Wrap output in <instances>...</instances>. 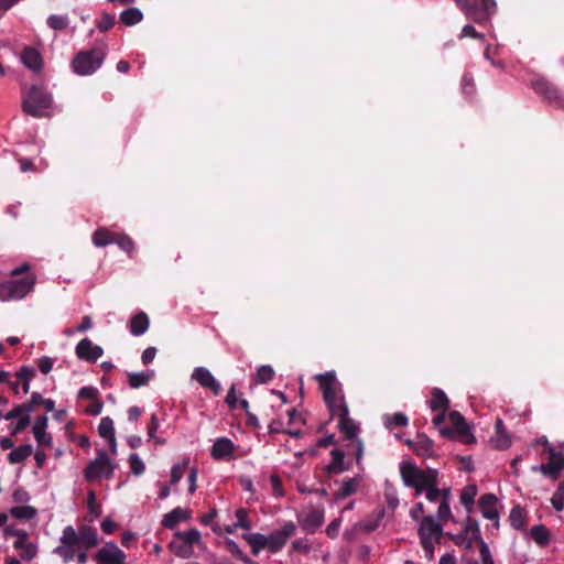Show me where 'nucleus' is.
<instances>
[{
    "label": "nucleus",
    "mask_w": 564,
    "mask_h": 564,
    "mask_svg": "<svg viewBox=\"0 0 564 564\" xmlns=\"http://www.w3.org/2000/svg\"><path fill=\"white\" fill-rule=\"evenodd\" d=\"M36 282L34 274H28L22 279H11L0 282V300L17 301L25 297L33 291Z\"/></svg>",
    "instance_id": "obj_5"
},
{
    "label": "nucleus",
    "mask_w": 564,
    "mask_h": 564,
    "mask_svg": "<svg viewBox=\"0 0 564 564\" xmlns=\"http://www.w3.org/2000/svg\"><path fill=\"white\" fill-rule=\"evenodd\" d=\"M126 557L124 552L112 541L106 542L95 555L97 564H126Z\"/></svg>",
    "instance_id": "obj_13"
},
{
    "label": "nucleus",
    "mask_w": 564,
    "mask_h": 564,
    "mask_svg": "<svg viewBox=\"0 0 564 564\" xmlns=\"http://www.w3.org/2000/svg\"><path fill=\"white\" fill-rule=\"evenodd\" d=\"M119 19L124 25L132 26L142 21L143 13L140 9H138L135 7H131V8L123 10L120 13Z\"/></svg>",
    "instance_id": "obj_33"
},
{
    "label": "nucleus",
    "mask_w": 564,
    "mask_h": 564,
    "mask_svg": "<svg viewBox=\"0 0 564 564\" xmlns=\"http://www.w3.org/2000/svg\"><path fill=\"white\" fill-rule=\"evenodd\" d=\"M339 429L341 433L349 440L357 436L359 426L356 422L349 417V412L345 413V416H338Z\"/></svg>",
    "instance_id": "obj_30"
},
{
    "label": "nucleus",
    "mask_w": 564,
    "mask_h": 564,
    "mask_svg": "<svg viewBox=\"0 0 564 564\" xmlns=\"http://www.w3.org/2000/svg\"><path fill=\"white\" fill-rule=\"evenodd\" d=\"M17 550H20V556L24 561H31L36 556L37 547L33 543H26L22 547H17Z\"/></svg>",
    "instance_id": "obj_57"
},
{
    "label": "nucleus",
    "mask_w": 564,
    "mask_h": 564,
    "mask_svg": "<svg viewBox=\"0 0 564 564\" xmlns=\"http://www.w3.org/2000/svg\"><path fill=\"white\" fill-rule=\"evenodd\" d=\"M98 389L91 386L83 387L78 391V399H89L91 400V403L86 406L85 413L88 415H99L102 411L104 404L98 399Z\"/></svg>",
    "instance_id": "obj_17"
},
{
    "label": "nucleus",
    "mask_w": 564,
    "mask_h": 564,
    "mask_svg": "<svg viewBox=\"0 0 564 564\" xmlns=\"http://www.w3.org/2000/svg\"><path fill=\"white\" fill-rule=\"evenodd\" d=\"M54 361H55V359L51 358L48 356L41 357L40 359H37L39 370L43 375H47L52 370V368L54 366Z\"/></svg>",
    "instance_id": "obj_61"
},
{
    "label": "nucleus",
    "mask_w": 564,
    "mask_h": 564,
    "mask_svg": "<svg viewBox=\"0 0 564 564\" xmlns=\"http://www.w3.org/2000/svg\"><path fill=\"white\" fill-rule=\"evenodd\" d=\"M47 25L53 30L61 31L68 26V19L65 15L52 14L47 19Z\"/></svg>",
    "instance_id": "obj_51"
},
{
    "label": "nucleus",
    "mask_w": 564,
    "mask_h": 564,
    "mask_svg": "<svg viewBox=\"0 0 564 564\" xmlns=\"http://www.w3.org/2000/svg\"><path fill=\"white\" fill-rule=\"evenodd\" d=\"M387 506L394 510L399 506L398 494L394 488L389 487L384 494Z\"/></svg>",
    "instance_id": "obj_62"
},
{
    "label": "nucleus",
    "mask_w": 564,
    "mask_h": 564,
    "mask_svg": "<svg viewBox=\"0 0 564 564\" xmlns=\"http://www.w3.org/2000/svg\"><path fill=\"white\" fill-rule=\"evenodd\" d=\"M52 105L53 97L43 87L32 85L28 90L22 91V110L31 117H46Z\"/></svg>",
    "instance_id": "obj_2"
},
{
    "label": "nucleus",
    "mask_w": 564,
    "mask_h": 564,
    "mask_svg": "<svg viewBox=\"0 0 564 564\" xmlns=\"http://www.w3.org/2000/svg\"><path fill=\"white\" fill-rule=\"evenodd\" d=\"M242 538L247 541V543L251 546V552L253 555H258L260 551L267 549V535L261 533H247L243 534Z\"/></svg>",
    "instance_id": "obj_28"
},
{
    "label": "nucleus",
    "mask_w": 564,
    "mask_h": 564,
    "mask_svg": "<svg viewBox=\"0 0 564 564\" xmlns=\"http://www.w3.org/2000/svg\"><path fill=\"white\" fill-rule=\"evenodd\" d=\"M98 433L105 440L116 436L113 421L111 417L105 416L100 420L98 425Z\"/></svg>",
    "instance_id": "obj_45"
},
{
    "label": "nucleus",
    "mask_w": 564,
    "mask_h": 564,
    "mask_svg": "<svg viewBox=\"0 0 564 564\" xmlns=\"http://www.w3.org/2000/svg\"><path fill=\"white\" fill-rule=\"evenodd\" d=\"M226 547L227 550L232 554L239 557L242 562L247 564H253V561H251L239 547V545L234 540H227L226 541Z\"/></svg>",
    "instance_id": "obj_53"
},
{
    "label": "nucleus",
    "mask_w": 564,
    "mask_h": 564,
    "mask_svg": "<svg viewBox=\"0 0 564 564\" xmlns=\"http://www.w3.org/2000/svg\"><path fill=\"white\" fill-rule=\"evenodd\" d=\"M531 538L541 546L549 544L550 532L546 527L542 524L533 525L530 530Z\"/></svg>",
    "instance_id": "obj_38"
},
{
    "label": "nucleus",
    "mask_w": 564,
    "mask_h": 564,
    "mask_svg": "<svg viewBox=\"0 0 564 564\" xmlns=\"http://www.w3.org/2000/svg\"><path fill=\"white\" fill-rule=\"evenodd\" d=\"M129 465L131 473L135 476H141L145 470V465L137 453L129 455Z\"/></svg>",
    "instance_id": "obj_48"
},
{
    "label": "nucleus",
    "mask_w": 564,
    "mask_h": 564,
    "mask_svg": "<svg viewBox=\"0 0 564 564\" xmlns=\"http://www.w3.org/2000/svg\"><path fill=\"white\" fill-rule=\"evenodd\" d=\"M445 488H437V480L433 484V486H426L424 488L423 494H425V498L430 502H440L444 496Z\"/></svg>",
    "instance_id": "obj_47"
},
{
    "label": "nucleus",
    "mask_w": 564,
    "mask_h": 564,
    "mask_svg": "<svg viewBox=\"0 0 564 564\" xmlns=\"http://www.w3.org/2000/svg\"><path fill=\"white\" fill-rule=\"evenodd\" d=\"M497 497L492 494L482 495L479 499V508L484 518L495 521L498 527L499 513L497 510Z\"/></svg>",
    "instance_id": "obj_19"
},
{
    "label": "nucleus",
    "mask_w": 564,
    "mask_h": 564,
    "mask_svg": "<svg viewBox=\"0 0 564 564\" xmlns=\"http://www.w3.org/2000/svg\"><path fill=\"white\" fill-rule=\"evenodd\" d=\"M175 536L181 538L192 547H194V545L198 544L200 541V532L197 529H191L188 531H177L175 532Z\"/></svg>",
    "instance_id": "obj_46"
},
{
    "label": "nucleus",
    "mask_w": 564,
    "mask_h": 564,
    "mask_svg": "<svg viewBox=\"0 0 564 564\" xmlns=\"http://www.w3.org/2000/svg\"><path fill=\"white\" fill-rule=\"evenodd\" d=\"M318 378L325 403L334 400L335 398L337 399L344 397L334 372L319 375Z\"/></svg>",
    "instance_id": "obj_15"
},
{
    "label": "nucleus",
    "mask_w": 564,
    "mask_h": 564,
    "mask_svg": "<svg viewBox=\"0 0 564 564\" xmlns=\"http://www.w3.org/2000/svg\"><path fill=\"white\" fill-rule=\"evenodd\" d=\"M31 424V416L30 415H23L20 419H18L14 426L11 429V435L15 436L23 432L29 425Z\"/></svg>",
    "instance_id": "obj_60"
},
{
    "label": "nucleus",
    "mask_w": 564,
    "mask_h": 564,
    "mask_svg": "<svg viewBox=\"0 0 564 564\" xmlns=\"http://www.w3.org/2000/svg\"><path fill=\"white\" fill-rule=\"evenodd\" d=\"M116 469V464L109 458L105 449L97 451V457L93 459L84 469V477L87 481L97 478L111 479Z\"/></svg>",
    "instance_id": "obj_7"
},
{
    "label": "nucleus",
    "mask_w": 564,
    "mask_h": 564,
    "mask_svg": "<svg viewBox=\"0 0 564 564\" xmlns=\"http://www.w3.org/2000/svg\"><path fill=\"white\" fill-rule=\"evenodd\" d=\"M464 532L467 536H469L470 542L480 539V530L478 522L470 517H467L465 520Z\"/></svg>",
    "instance_id": "obj_44"
},
{
    "label": "nucleus",
    "mask_w": 564,
    "mask_h": 564,
    "mask_svg": "<svg viewBox=\"0 0 564 564\" xmlns=\"http://www.w3.org/2000/svg\"><path fill=\"white\" fill-rule=\"evenodd\" d=\"M429 406L434 412H436V411L447 412V410L449 408V400L442 389L435 388L433 390L432 398L429 401Z\"/></svg>",
    "instance_id": "obj_27"
},
{
    "label": "nucleus",
    "mask_w": 564,
    "mask_h": 564,
    "mask_svg": "<svg viewBox=\"0 0 564 564\" xmlns=\"http://www.w3.org/2000/svg\"><path fill=\"white\" fill-rule=\"evenodd\" d=\"M510 522L514 529H522L524 525V513L520 507L512 508L510 512Z\"/></svg>",
    "instance_id": "obj_54"
},
{
    "label": "nucleus",
    "mask_w": 564,
    "mask_h": 564,
    "mask_svg": "<svg viewBox=\"0 0 564 564\" xmlns=\"http://www.w3.org/2000/svg\"><path fill=\"white\" fill-rule=\"evenodd\" d=\"M116 23V17L108 12H102L100 20L97 22V28L100 32L109 31Z\"/></svg>",
    "instance_id": "obj_52"
},
{
    "label": "nucleus",
    "mask_w": 564,
    "mask_h": 564,
    "mask_svg": "<svg viewBox=\"0 0 564 564\" xmlns=\"http://www.w3.org/2000/svg\"><path fill=\"white\" fill-rule=\"evenodd\" d=\"M301 528L307 533H314L324 523V510L322 508H312L299 517Z\"/></svg>",
    "instance_id": "obj_14"
},
{
    "label": "nucleus",
    "mask_w": 564,
    "mask_h": 564,
    "mask_svg": "<svg viewBox=\"0 0 564 564\" xmlns=\"http://www.w3.org/2000/svg\"><path fill=\"white\" fill-rule=\"evenodd\" d=\"M113 243L118 245V247L120 249H122L123 251H126L127 253H131L134 249L133 240L124 234H122V235L116 234Z\"/></svg>",
    "instance_id": "obj_50"
},
{
    "label": "nucleus",
    "mask_w": 564,
    "mask_h": 564,
    "mask_svg": "<svg viewBox=\"0 0 564 564\" xmlns=\"http://www.w3.org/2000/svg\"><path fill=\"white\" fill-rule=\"evenodd\" d=\"M33 453V446L31 444H24L13 448L8 454V460L10 464H20L29 458Z\"/></svg>",
    "instance_id": "obj_29"
},
{
    "label": "nucleus",
    "mask_w": 564,
    "mask_h": 564,
    "mask_svg": "<svg viewBox=\"0 0 564 564\" xmlns=\"http://www.w3.org/2000/svg\"><path fill=\"white\" fill-rule=\"evenodd\" d=\"M467 36L473 37V39L484 40V34L477 32L476 29L474 28V25H471V24H466L462 29V32L459 34V39L467 37Z\"/></svg>",
    "instance_id": "obj_63"
},
{
    "label": "nucleus",
    "mask_w": 564,
    "mask_h": 564,
    "mask_svg": "<svg viewBox=\"0 0 564 564\" xmlns=\"http://www.w3.org/2000/svg\"><path fill=\"white\" fill-rule=\"evenodd\" d=\"M48 419L46 415H40L35 419L33 425V435L40 446H48L53 445V438L50 434L46 433Z\"/></svg>",
    "instance_id": "obj_20"
},
{
    "label": "nucleus",
    "mask_w": 564,
    "mask_h": 564,
    "mask_svg": "<svg viewBox=\"0 0 564 564\" xmlns=\"http://www.w3.org/2000/svg\"><path fill=\"white\" fill-rule=\"evenodd\" d=\"M477 486L476 485H467L460 492L459 500L460 503L465 507L467 512H470L475 502V498L477 496Z\"/></svg>",
    "instance_id": "obj_36"
},
{
    "label": "nucleus",
    "mask_w": 564,
    "mask_h": 564,
    "mask_svg": "<svg viewBox=\"0 0 564 564\" xmlns=\"http://www.w3.org/2000/svg\"><path fill=\"white\" fill-rule=\"evenodd\" d=\"M59 541L61 545L53 550V554L58 555L64 563L75 558V546L90 550L99 544L97 529L90 525H82L78 531L67 525L63 529Z\"/></svg>",
    "instance_id": "obj_1"
},
{
    "label": "nucleus",
    "mask_w": 564,
    "mask_h": 564,
    "mask_svg": "<svg viewBox=\"0 0 564 564\" xmlns=\"http://www.w3.org/2000/svg\"><path fill=\"white\" fill-rule=\"evenodd\" d=\"M191 377L193 380L197 381L202 387L212 388V372L207 368H195Z\"/></svg>",
    "instance_id": "obj_43"
},
{
    "label": "nucleus",
    "mask_w": 564,
    "mask_h": 564,
    "mask_svg": "<svg viewBox=\"0 0 564 564\" xmlns=\"http://www.w3.org/2000/svg\"><path fill=\"white\" fill-rule=\"evenodd\" d=\"M466 17L476 23L488 22L496 12L495 0H454Z\"/></svg>",
    "instance_id": "obj_4"
},
{
    "label": "nucleus",
    "mask_w": 564,
    "mask_h": 564,
    "mask_svg": "<svg viewBox=\"0 0 564 564\" xmlns=\"http://www.w3.org/2000/svg\"><path fill=\"white\" fill-rule=\"evenodd\" d=\"M154 377L155 371L153 369L142 372H128V383L132 389H139L147 386Z\"/></svg>",
    "instance_id": "obj_26"
},
{
    "label": "nucleus",
    "mask_w": 564,
    "mask_h": 564,
    "mask_svg": "<svg viewBox=\"0 0 564 564\" xmlns=\"http://www.w3.org/2000/svg\"><path fill=\"white\" fill-rule=\"evenodd\" d=\"M405 443L412 447L417 455L423 457H431L433 455V442L425 436H419L415 442L406 440Z\"/></svg>",
    "instance_id": "obj_24"
},
{
    "label": "nucleus",
    "mask_w": 564,
    "mask_h": 564,
    "mask_svg": "<svg viewBox=\"0 0 564 564\" xmlns=\"http://www.w3.org/2000/svg\"><path fill=\"white\" fill-rule=\"evenodd\" d=\"M531 86L534 91L541 95L547 102L557 108H564V97L562 93L556 86L547 82L545 78L536 76L531 82Z\"/></svg>",
    "instance_id": "obj_10"
},
{
    "label": "nucleus",
    "mask_w": 564,
    "mask_h": 564,
    "mask_svg": "<svg viewBox=\"0 0 564 564\" xmlns=\"http://www.w3.org/2000/svg\"><path fill=\"white\" fill-rule=\"evenodd\" d=\"M106 52L104 48H91L79 52L72 62L74 73L80 76L94 74L104 63Z\"/></svg>",
    "instance_id": "obj_6"
},
{
    "label": "nucleus",
    "mask_w": 564,
    "mask_h": 564,
    "mask_svg": "<svg viewBox=\"0 0 564 564\" xmlns=\"http://www.w3.org/2000/svg\"><path fill=\"white\" fill-rule=\"evenodd\" d=\"M400 474L403 484L414 489V496L423 494L426 486H433L438 477L436 469L423 470L410 462H402L400 464Z\"/></svg>",
    "instance_id": "obj_3"
},
{
    "label": "nucleus",
    "mask_w": 564,
    "mask_h": 564,
    "mask_svg": "<svg viewBox=\"0 0 564 564\" xmlns=\"http://www.w3.org/2000/svg\"><path fill=\"white\" fill-rule=\"evenodd\" d=\"M359 486V480L357 478H349L343 482L340 488L337 490L335 497L337 500L344 499L356 492Z\"/></svg>",
    "instance_id": "obj_41"
},
{
    "label": "nucleus",
    "mask_w": 564,
    "mask_h": 564,
    "mask_svg": "<svg viewBox=\"0 0 564 564\" xmlns=\"http://www.w3.org/2000/svg\"><path fill=\"white\" fill-rule=\"evenodd\" d=\"M295 531L296 525L293 522H285L280 530H276L271 534L267 535V549L271 553L279 552L280 550L283 549L288 540L295 533Z\"/></svg>",
    "instance_id": "obj_11"
},
{
    "label": "nucleus",
    "mask_w": 564,
    "mask_h": 564,
    "mask_svg": "<svg viewBox=\"0 0 564 564\" xmlns=\"http://www.w3.org/2000/svg\"><path fill=\"white\" fill-rule=\"evenodd\" d=\"M564 484H560L556 491L553 494L551 498V503L556 511H562L564 509Z\"/></svg>",
    "instance_id": "obj_55"
},
{
    "label": "nucleus",
    "mask_w": 564,
    "mask_h": 564,
    "mask_svg": "<svg viewBox=\"0 0 564 564\" xmlns=\"http://www.w3.org/2000/svg\"><path fill=\"white\" fill-rule=\"evenodd\" d=\"M273 377H274V370L269 365H263V366L259 367L257 370L256 378H257V382H259V383H268L273 379Z\"/></svg>",
    "instance_id": "obj_49"
},
{
    "label": "nucleus",
    "mask_w": 564,
    "mask_h": 564,
    "mask_svg": "<svg viewBox=\"0 0 564 564\" xmlns=\"http://www.w3.org/2000/svg\"><path fill=\"white\" fill-rule=\"evenodd\" d=\"M21 62L23 65L34 72L42 68L43 62L42 56L37 50L31 46L24 47L21 54Z\"/></svg>",
    "instance_id": "obj_21"
},
{
    "label": "nucleus",
    "mask_w": 564,
    "mask_h": 564,
    "mask_svg": "<svg viewBox=\"0 0 564 564\" xmlns=\"http://www.w3.org/2000/svg\"><path fill=\"white\" fill-rule=\"evenodd\" d=\"M170 550L177 556L182 558H187L192 556L194 552V547L184 542L181 538L175 536L170 542Z\"/></svg>",
    "instance_id": "obj_31"
},
{
    "label": "nucleus",
    "mask_w": 564,
    "mask_h": 564,
    "mask_svg": "<svg viewBox=\"0 0 564 564\" xmlns=\"http://www.w3.org/2000/svg\"><path fill=\"white\" fill-rule=\"evenodd\" d=\"M546 447L549 462L546 464L532 466L533 471L540 470L544 476L556 479L564 468V448L555 451L547 440L540 441Z\"/></svg>",
    "instance_id": "obj_8"
},
{
    "label": "nucleus",
    "mask_w": 564,
    "mask_h": 564,
    "mask_svg": "<svg viewBox=\"0 0 564 564\" xmlns=\"http://www.w3.org/2000/svg\"><path fill=\"white\" fill-rule=\"evenodd\" d=\"M442 534V525L432 517L427 516L421 520L419 535L421 541H437Z\"/></svg>",
    "instance_id": "obj_18"
},
{
    "label": "nucleus",
    "mask_w": 564,
    "mask_h": 564,
    "mask_svg": "<svg viewBox=\"0 0 564 564\" xmlns=\"http://www.w3.org/2000/svg\"><path fill=\"white\" fill-rule=\"evenodd\" d=\"M10 514L20 520H31L37 514V510L32 506H17L10 509Z\"/></svg>",
    "instance_id": "obj_39"
},
{
    "label": "nucleus",
    "mask_w": 564,
    "mask_h": 564,
    "mask_svg": "<svg viewBox=\"0 0 564 564\" xmlns=\"http://www.w3.org/2000/svg\"><path fill=\"white\" fill-rule=\"evenodd\" d=\"M462 91L467 96L471 97L475 93L474 78L469 73L464 74L462 79Z\"/></svg>",
    "instance_id": "obj_59"
},
{
    "label": "nucleus",
    "mask_w": 564,
    "mask_h": 564,
    "mask_svg": "<svg viewBox=\"0 0 564 564\" xmlns=\"http://www.w3.org/2000/svg\"><path fill=\"white\" fill-rule=\"evenodd\" d=\"M449 499H451V490L445 488L444 496L440 501L437 508V518L440 521H447L453 518L451 508H449Z\"/></svg>",
    "instance_id": "obj_37"
},
{
    "label": "nucleus",
    "mask_w": 564,
    "mask_h": 564,
    "mask_svg": "<svg viewBox=\"0 0 564 564\" xmlns=\"http://www.w3.org/2000/svg\"><path fill=\"white\" fill-rule=\"evenodd\" d=\"M326 404L333 417L345 416V413L348 412V406L344 397L335 398L334 400L326 402Z\"/></svg>",
    "instance_id": "obj_42"
},
{
    "label": "nucleus",
    "mask_w": 564,
    "mask_h": 564,
    "mask_svg": "<svg viewBox=\"0 0 564 564\" xmlns=\"http://www.w3.org/2000/svg\"><path fill=\"white\" fill-rule=\"evenodd\" d=\"M87 507L93 517L98 518L101 514V507L96 501V492L89 490L87 495Z\"/></svg>",
    "instance_id": "obj_56"
},
{
    "label": "nucleus",
    "mask_w": 564,
    "mask_h": 564,
    "mask_svg": "<svg viewBox=\"0 0 564 564\" xmlns=\"http://www.w3.org/2000/svg\"><path fill=\"white\" fill-rule=\"evenodd\" d=\"M15 376L21 381L23 393H29L31 380L36 376L35 369L30 366H22Z\"/></svg>",
    "instance_id": "obj_34"
},
{
    "label": "nucleus",
    "mask_w": 564,
    "mask_h": 564,
    "mask_svg": "<svg viewBox=\"0 0 564 564\" xmlns=\"http://www.w3.org/2000/svg\"><path fill=\"white\" fill-rule=\"evenodd\" d=\"M188 518V511L177 507L164 514L162 525L166 529H174L180 522L185 521Z\"/></svg>",
    "instance_id": "obj_23"
},
{
    "label": "nucleus",
    "mask_w": 564,
    "mask_h": 564,
    "mask_svg": "<svg viewBox=\"0 0 564 564\" xmlns=\"http://www.w3.org/2000/svg\"><path fill=\"white\" fill-rule=\"evenodd\" d=\"M240 457L238 446L228 437L214 440V460L231 462Z\"/></svg>",
    "instance_id": "obj_12"
},
{
    "label": "nucleus",
    "mask_w": 564,
    "mask_h": 564,
    "mask_svg": "<svg viewBox=\"0 0 564 564\" xmlns=\"http://www.w3.org/2000/svg\"><path fill=\"white\" fill-rule=\"evenodd\" d=\"M187 464L188 459H184L182 464H176L173 466L171 470V485H175L182 479Z\"/></svg>",
    "instance_id": "obj_58"
},
{
    "label": "nucleus",
    "mask_w": 564,
    "mask_h": 564,
    "mask_svg": "<svg viewBox=\"0 0 564 564\" xmlns=\"http://www.w3.org/2000/svg\"><path fill=\"white\" fill-rule=\"evenodd\" d=\"M75 352L82 360L96 362L104 355V349L86 337L76 345Z\"/></svg>",
    "instance_id": "obj_16"
},
{
    "label": "nucleus",
    "mask_w": 564,
    "mask_h": 564,
    "mask_svg": "<svg viewBox=\"0 0 564 564\" xmlns=\"http://www.w3.org/2000/svg\"><path fill=\"white\" fill-rule=\"evenodd\" d=\"M236 519L237 521L234 522L231 525L226 528V531L228 533H232L237 528H241L245 530H250L252 528V524L249 520L248 512L243 508H239L236 510Z\"/></svg>",
    "instance_id": "obj_35"
},
{
    "label": "nucleus",
    "mask_w": 564,
    "mask_h": 564,
    "mask_svg": "<svg viewBox=\"0 0 564 564\" xmlns=\"http://www.w3.org/2000/svg\"><path fill=\"white\" fill-rule=\"evenodd\" d=\"M479 555H480L482 564H495L494 558L490 553V550H489V546L484 541H481V544L479 547Z\"/></svg>",
    "instance_id": "obj_64"
},
{
    "label": "nucleus",
    "mask_w": 564,
    "mask_h": 564,
    "mask_svg": "<svg viewBox=\"0 0 564 564\" xmlns=\"http://www.w3.org/2000/svg\"><path fill=\"white\" fill-rule=\"evenodd\" d=\"M115 235L107 229H98L93 235V242L96 247H106L113 243Z\"/></svg>",
    "instance_id": "obj_40"
},
{
    "label": "nucleus",
    "mask_w": 564,
    "mask_h": 564,
    "mask_svg": "<svg viewBox=\"0 0 564 564\" xmlns=\"http://www.w3.org/2000/svg\"><path fill=\"white\" fill-rule=\"evenodd\" d=\"M496 436L492 438V443L498 449H506L511 445V437L505 430V425L501 419H497L496 424Z\"/></svg>",
    "instance_id": "obj_25"
},
{
    "label": "nucleus",
    "mask_w": 564,
    "mask_h": 564,
    "mask_svg": "<svg viewBox=\"0 0 564 564\" xmlns=\"http://www.w3.org/2000/svg\"><path fill=\"white\" fill-rule=\"evenodd\" d=\"M448 420L452 424V427H441L440 433L442 436L449 438L459 436L466 444L475 442V436L471 434L469 425L467 424L465 417L458 411L449 412Z\"/></svg>",
    "instance_id": "obj_9"
},
{
    "label": "nucleus",
    "mask_w": 564,
    "mask_h": 564,
    "mask_svg": "<svg viewBox=\"0 0 564 564\" xmlns=\"http://www.w3.org/2000/svg\"><path fill=\"white\" fill-rule=\"evenodd\" d=\"M382 421L384 427L388 429L389 431H392L395 427L406 426L409 423L408 416L402 412L384 414L382 416Z\"/></svg>",
    "instance_id": "obj_32"
},
{
    "label": "nucleus",
    "mask_w": 564,
    "mask_h": 564,
    "mask_svg": "<svg viewBox=\"0 0 564 564\" xmlns=\"http://www.w3.org/2000/svg\"><path fill=\"white\" fill-rule=\"evenodd\" d=\"M150 326V318L144 312H139L133 315L129 321V330L133 336L143 335Z\"/></svg>",
    "instance_id": "obj_22"
}]
</instances>
